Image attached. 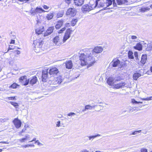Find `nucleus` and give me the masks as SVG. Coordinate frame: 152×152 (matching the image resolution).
<instances>
[{
  "instance_id": "052dcab7",
  "label": "nucleus",
  "mask_w": 152,
  "mask_h": 152,
  "mask_svg": "<svg viewBox=\"0 0 152 152\" xmlns=\"http://www.w3.org/2000/svg\"><path fill=\"white\" fill-rule=\"evenodd\" d=\"M15 43V41L14 40L12 39L10 42V44H14Z\"/></svg>"
},
{
  "instance_id": "ea45409f",
  "label": "nucleus",
  "mask_w": 152,
  "mask_h": 152,
  "mask_svg": "<svg viewBox=\"0 0 152 152\" xmlns=\"http://www.w3.org/2000/svg\"><path fill=\"white\" fill-rule=\"evenodd\" d=\"M35 143H37V145L39 146H43L44 144L40 142L39 140H36L35 142Z\"/></svg>"
},
{
  "instance_id": "c9c22d12",
  "label": "nucleus",
  "mask_w": 152,
  "mask_h": 152,
  "mask_svg": "<svg viewBox=\"0 0 152 152\" xmlns=\"http://www.w3.org/2000/svg\"><path fill=\"white\" fill-rule=\"evenodd\" d=\"M141 132V130H139L138 131H135L132 132L129 135H136L138 133H140Z\"/></svg>"
},
{
  "instance_id": "423d86ee",
  "label": "nucleus",
  "mask_w": 152,
  "mask_h": 152,
  "mask_svg": "<svg viewBox=\"0 0 152 152\" xmlns=\"http://www.w3.org/2000/svg\"><path fill=\"white\" fill-rule=\"evenodd\" d=\"M72 32V31L71 30L70 28L66 30L63 39V43L65 42L66 40L70 37V35Z\"/></svg>"
},
{
  "instance_id": "5701e85b",
  "label": "nucleus",
  "mask_w": 152,
  "mask_h": 152,
  "mask_svg": "<svg viewBox=\"0 0 152 152\" xmlns=\"http://www.w3.org/2000/svg\"><path fill=\"white\" fill-rule=\"evenodd\" d=\"M63 24V21L62 20H61L58 21L55 26L56 28L59 29L61 27Z\"/></svg>"
},
{
  "instance_id": "9b49d317",
  "label": "nucleus",
  "mask_w": 152,
  "mask_h": 152,
  "mask_svg": "<svg viewBox=\"0 0 152 152\" xmlns=\"http://www.w3.org/2000/svg\"><path fill=\"white\" fill-rule=\"evenodd\" d=\"M60 38L58 36L55 37L53 39V42L55 45L60 46L62 43L60 40Z\"/></svg>"
},
{
  "instance_id": "79ce46f5",
  "label": "nucleus",
  "mask_w": 152,
  "mask_h": 152,
  "mask_svg": "<svg viewBox=\"0 0 152 152\" xmlns=\"http://www.w3.org/2000/svg\"><path fill=\"white\" fill-rule=\"evenodd\" d=\"M6 99L9 100H16L15 96L7 97L6 98Z\"/></svg>"
},
{
  "instance_id": "338daca9",
  "label": "nucleus",
  "mask_w": 152,
  "mask_h": 152,
  "mask_svg": "<svg viewBox=\"0 0 152 152\" xmlns=\"http://www.w3.org/2000/svg\"><path fill=\"white\" fill-rule=\"evenodd\" d=\"M20 132L23 133L25 132V131H24V130H23V129L21 131H20Z\"/></svg>"
},
{
  "instance_id": "ddd939ff",
  "label": "nucleus",
  "mask_w": 152,
  "mask_h": 152,
  "mask_svg": "<svg viewBox=\"0 0 152 152\" xmlns=\"http://www.w3.org/2000/svg\"><path fill=\"white\" fill-rule=\"evenodd\" d=\"M13 122L16 128H18L21 126V123L20 120L15 118L13 121Z\"/></svg>"
},
{
  "instance_id": "473e14b6",
  "label": "nucleus",
  "mask_w": 152,
  "mask_h": 152,
  "mask_svg": "<svg viewBox=\"0 0 152 152\" xmlns=\"http://www.w3.org/2000/svg\"><path fill=\"white\" fill-rule=\"evenodd\" d=\"M19 85H18V84L15 83H14L12 85H11L10 87H9L10 88H15L17 87L18 86H19Z\"/></svg>"
},
{
  "instance_id": "aec40b11",
  "label": "nucleus",
  "mask_w": 152,
  "mask_h": 152,
  "mask_svg": "<svg viewBox=\"0 0 152 152\" xmlns=\"http://www.w3.org/2000/svg\"><path fill=\"white\" fill-rule=\"evenodd\" d=\"M116 1L117 3L119 5H127L129 4L127 0H116Z\"/></svg>"
},
{
  "instance_id": "6ab92c4d",
  "label": "nucleus",
  "mask_w": 152,
  "mask_h": 152,
  "mask_svg": "<svg viewBox=\"0 0 152 152\" xmlns=\"http://www.w3.org/2000/svg\"><path fill=\"white\" fill-rule=\"evenodd\" d=\"M120 63V62L118 59H114L111 63V64L113 67H115L119 64Z\"/></svg>"
},
{
  "instance_id": "2eb2a0df",
  "label": "nucleus",
  "mask_w": 152,
  "mask_h": 152,
  "mask_svg": "<svg viewBox=\"0 0 152 152\" xmlns=\"http://www.w3.org/2000/svg\"><path fill=\"white\" fill-rule=\"evenodd\" d=\"M115 80L112 77H109L107 80V83L109 85L111 86H113V84L115 83Z\"/></svg>"
},
{
  "instance_id": "bb28decb",
  "label": "nucleus",
  "mask_w": 152,
  "mask_h": 152,
  "mask_svg": "<svg viewBox=\"0 0 152 152\" xmlns=\"http://www.w3.org/2000/svg\"><path fill=\"white\" fill-rule=\"evenodd\" d=\"M112 4V1L111 0H107L106 3H104L103 5H101V6L102 7H104L105 5L106 6L105 8H106L107 7H108L111 5Z\"/></svg>"
},
{
  "instance_id": "c03bdc74",
  "label": "nucleus",
  "mask_w": 152,
  "mask_h": 152,
  "mask_svg": "<svg viewBox=\"0 0 152 152\" xmlns=\"http://www.w3.org/2000/svg\"><path fill=\"white\" fill-rule=\"evenodd\" d=\"M29 128V126L28 125H25L24 126V128L23 129L25 132L27 130V129Z\"/></svg>"
},
{
  "instance_id": "8fccbe9b",
  "label": "nucleus",
  "mask_w": 152,
  "mask_h": 152,
  "mask_svg": "<svg viewBox=\"0 0 152 152\" xmlns=\"http://www.w3.org/2000/svg\"><path fill=\"white\" fill-rule=\"evenodd\" d=\"M43 8L46 10H48L49 8V7H48L46 5H44L43 6Z\"/></svg>"
},
{
  "instance_id": "39448f33",
  "label": "nucleus",
  "mask_w": 152,
  "mask_h": 152,
  "mask_svg": "<svg viewBox=\"0 0 152 152\" xmlns=\"http://www.w3.org/2000/svg\"><path fill=\"white\" fill-rule=\"evenodd\" d=\"M152 100V96H150L149 97H147L145 98H142L139 101H136L135 99H132L131 100L132 102L134 104H142V102L141 101L142 100Z\"/></svg>"
},
{
  "instance_id": "13d9d810",
  "label": "nucleus",
  "mask_w": 152,
  "mask_h": 152,
  "mask_svg": "<svg viewBox=\"0 0 152 152\" xmlns=\"http://www.w3.org/2000/svg\"><path fill=\"white\" fill-rule=\"evenodd\" d=\"M36 138L34 137V138L33 139V140H31V141H29L28 142H33V141H36Z\"/></svg>"
},
{
  "instance_id": "de8ad7c7",
  "label": "nucleus",
  "mask_w": 152,
  "mask_h": 152,
  "mask_svg": "<svg viewBox=\"0 0 152 152\" xmlns=\"http://www.w3.org/2000/svg\"><path fill=\"white\" fill-rule=\"evenodd\" d=\"M75 115V113L73 112H71L69 113L67 115L68 116H72V115Z\"/></svg>"
},
{
  "instance_id": "58836bf2",
  "label": "nucleus",
  "mask_w": 152,
  "mask_h": 152,
  "mask_svg": "<svg viewBox=\"0 0 152 152\" xmlns=\"http://www.w3.org/2000/svg\"><path fill=\"white\" fill-rule=\"evenodd\" d=\"M150 10V8L148 7H144L141 8V10L142 12H145L146 11L148 10Z\"/></svg>"
},
{
  "instance_id": "49530a36",
  "label": "nucleus",
  "mask_w": 152,
  "mask_h": 152,
  "mask_svg": "<svg viewBox=\"0 0 152 152\" xmlns=\"http://www.w3.org/2000/svg\"><path fill=\"white\" fill-rule=\"evenodd\" d=\"M131 39L133 40L134 41H136V40L137 39V37L135 36H132L131 37Z\"/></svg>"
},
{
  "instance_id": "4468645a",
  "label": "nucleus",
  "mask_w": 152,
  "mask_h": 152,
  "mask_svg": "<svg viewBox=\"0 0 152 152\" xmlns=\"http://www.w3.org/2000/svg\"><path fill=\"white\" fill-rule=\"evenodd\" d=\"M54 29V27H49L45 33L44 36L45 37L50 34L53 31Z\"/></svg>"
},
{
  "instance_id": "7c9ffc66",
  "label": "nucleus",
  "mask_w": 152,
  "mask_h": 152,
  "mask_svg": "<svg viewBox=\"0 0 152 152\" xmlns=\"http://www.w3.org/2000/svg\"><path fill=\"white\" fill-rule=\"evenodd\" d=\"M101 135L100 134H97L94 135L88 136V137L89 138V139L90 140H91L92 139H94L96 137H99Z\"/></svg>"
},
{
  "instance_id": "3c124183",
  "label": "nucleus",
  "mask_w": 152,
  "mask_h": 152,
  "mask_svg": "<svg viewBox=\"0 0 152 152\" xmlns=\"http://www.w3.org/2000/svg\"><path fill=\"white\" fill-rule=\"evenodd\" d=\"M134 56L135 57H136V59L138 58V53H137V52H134Z\"/></svg>"
},
{
  "instance_id": "f704fd0d",
  "label": "nucleus",
  "mask_w": 152,
  "mask_h": 152,
  "mask_svg": "<svg viewBox=\"0 0 152 152\" xmlns=\"http://www.w3.org/2000/svg\"><path fill=\"white\" fill-rule=\"evenodd\" d=\"M131 109L130 108H129L127 107V108H126L125 109H123V110L122 111V112L123 113H124L126 112H127V113H129L131 112Z\"/></svg>"
},
{
  "instance_id": "774afa93",
  "label": "nucleus",
  "mask_w": 152,
  "mask_h": 152,
  "mask_svg": "<svg viewBox=\"0 0 152 152\" xmlns=\"http://www.w3.org/2000/svg\"><path fill=\"white\" fill-rule=\"evenodd\" d=\"M150 71H151V72H152V66L151 67Z\"/></svg>"
},
{
  "instance_id": "c85d7f7f",
  "label": "nucleus",
  "mask_w": 152,
  "mask_h": 152,
  "mask_svg": "<svg viewBox=\"0 0 152 152\" xmlns=\"http://www.w3.org/2000/svg\"><path fill=\"white\" fill-rule=\"evenodd\" d=\"M56 127H59L60 126L64 127H65V125L63 123H61L60 121H58L56 123Z\"/></svg>"
},
{
  "instance_id": "412c9836",
  "label": "nucleus",
  "mask_w": 152,
  "mask_h": 152,
  "mask_svg": "<svg viewBox=\"0 0 152 152\" xmlns=\"http://www.w3.org/2000/svg\"><path fill=\"white\" fill-rule=\"evenodd\" d=\"M147 56L146 54L142 55L140 61L141 63L143 64H144L147 61Z\"/></svg>"
},
{
  "instance_id": "b1692460",
  "label": "nucleus",
  "mask_w": 152,
  "mask_h": 152,
  "mask_svg": "<svg viewBox=\"0 0 152 152\" xmlns=\"http://www.w3.org/2000/svg\"><path fill=\"white\" fill-rule=\"evenodd\" d=\"M142 46L140 43L137 44L136 46L134 47V48L137 50H142Z\"/></svg>"
},
{
  "instance_id": "6e6d98bb",
  "label": "nucleus",
  "mask_w": 152,
  "mask_h": 152,
  "mask_svg": "<svg viewBox=\"0 0 152 152\" xmlns=\"http://www.w3.org/2000/svg\"><path fill=\"white\" fill-rule=\"evenodd\" d=\"M23 134V133H22L20 132H19L18 133V135L20 137H22L23 136V134Z\"/></svg>"
},
{
  "instance_id": "a211bd4d",
  "label": "nucleus",
  "mask_w": 152,
  "mask_h": 152,
  "mask_svg": "<svg viewBox=\"0 0 152 152\" xmlns=\"http://www.w3.org/2000/svg\"><path fill=\"white\" fill-rule=\"evenodd\" d=\"M30 137V135L28 134L25 135V137L20 139L18 140L19 141L21 142H23L29 140V138Z\"/></svg>"
},
{
  "instance_id": "bf43d9fd",
  "label": "nucleus",
  "mask_w": 152,
  "mask_h": 152,
  "mask_svg": "<svg viewBox=\"0 0 152 152\" xmlns=\"http://www.w3.org/2000/svg\"><path fill=\"white\" fill-rule=\"evenodd\" d=\"M100 0H96V5L95 7L97 6L98 4V1H99Z\"/></svg>"
},
{
  "instance_id": "e2e57ef3",
  "label": "nucleus",
  "mask_w": 152,
  "mask_h": 152,
  "mask_svg": "<svg viewBox=\"0 0 152 152\" xmlns=\"http://www.w3.org/2000/svg\"><path fill=\"white\" fill-rule=\"evenodd\" d=\"M16 52H17V54H19L20 53V51L18 50H17L15 51Z\"/></svg>"
},
{
  "instance_id": "0eeeda50",
  "label": "nucleus",
  "mask_w": 152,
  "mask_h": 152,
  "mask_svg": "<svg viewBox=\"0 0 152 152\" xmlns=\"http://www.w3.org/2000/svg\"><path fill=\"white\" fill-rule=\"evenodd\" d=\"M48 69H46L42 70V81L44 82L46 81L48 78Z\"/></svg>"
},
{
  "instance_id": "603ef678",
  "label": "nucleus",
  "mask_w": 152,
  "mask_h": 152,
  "mask_svg": "<svg viewBox=\"0 0 152 152\" xmlns=\"http://www.w3.org/2000/svg\"><path fill=\"white\" fill-rule=\"evenodd\" d=\"M0 143L8 144H9V142H7V141H2V142H0Z\"/></svg>"
},
{
  "instance_id": "72a5a7b5",
  "label": "nucleus",
  "mask_w": 152,
  "mask_h": 152,
  "mask_svg": "<svg viewBox=\"0 0 152 152\" xmlns=\"http://www.w3.org/2000/svg\"><path fill=\"white\" fill-rule=\"evenodd\" d=\"M10 103L15 108H17L18 107L19 105L17 103L12 102H10Z\"/></svg>"
},
{
  "instance_id": "393cba45",
  "label": "nucleus",
  "mask_w": 152,
  "mask_h": 152,
  "mask_svg": "<svg viewBox=\"0 0 152 152\" xmlns=\"http://www.w3.org/2000/svg\"><path fill=\"white\" fill-rule=\"evenodd\" d=\"M55 82H54L55 84H60L62 81V79L61 78V77L59 76L57 77L55 79Z\"/></svg>"
},
{
  "instance_id": "680f3d73",
  "label": "nucleus",
  "mask_w": 152,
  "mask_h": 152,
  "mask_svg": "<svg viewBox=\"0 0 152 152\" xmlns=\"http://www.w3.org/2000/svg\"><path fill=\"white\" fill-rule=\"evenodd\" d=\"M80 152H89L87 150L85 149L81 151H80Z\"/></svg>"
},
{
  "instance_id": "5fc2aeb1",
  "label": "nucleus",
  "mask_w": 152,
  "mask_h": 152,
  "mask_svg": "<svg viewBox=\"0 0 152 152\" xmlns=\"http://www.w3.org/2000/svg\"><path fill=\"white\" fill-rule=\"evenodd\" d=\"M66 3L68 4H69L71 3V0H65Z\"/></svg>"
},
{
  "instance_id": "9d476101",
  "label": "nucleus",
  "mask_w": 152,
  "mask_h": 152,
  "mask_svg": "<svg viewBox=\"0 0 152 152\" xmlns=\"http://www.w3.org/2000/svg\"><path fill=\"white\" fill-rule=\"evenodd\" d=\"M82 10L83 13L89 12L93 9V8L88 5H84L82 7Z\"/></svg>"
},
{
  "instance_id": "f257e3e1",
  "label": "nucleus",
  "mask_w": 152,
  "mask_h": 152,
  "mask_svg": "<svg viewBox=\"0 0 152 152\" xmlns=\"http://www.w3.org/2000/svg\"><path fill=\"white\" fill-rule=\"evenodd\" d=\"M84 50V53L81 54L80 59L81 65H87L88 68L94 65L96 62L94 56L96 54L102 52L103 48L101 46H97L93 50L91 49L86 48Z\"/></svg>"
},
{
  "instance_id": "4c0bfd02",
  "label": "nucleus",
  "mask_w": 152,
  "mask_h": 152,
  "mask_svg": "<svg viewBox=\"0 0 152 152\" xmlns=\"http://www.w3.org/2000/svg\"><path fill=\"white\" fill-rule=\"evenodd\" d=\"M128 57L130 58L133 59L134 58L133 53L131 51H129L128 52Z\"/></svg>"
},
{
  "instance_id": "4d7b16f0",
  "label": "nucleus",
  "mask_w": 152,
  "mask_h": 152,
  "mask_svg": "<svg viewBox=\"0 0 152 152\" xmlns=\"http://www.w3.org/2000/svg\"><path fill=\"white\" fill-rule=\"evenodd\" d=\"M69 26V23H66L65 24V27H68Z\"/></svg>"
},
{
  "instance_id": "cd10ccee",
  "label": "nucleus",
  "mask_w": 152,
  "mask_h": 152,
  "mask_svg": "<svg viewBox=\"0 0 152 152\" xmlns=\"http://www.w3.org/2000/svg\"><path fill=\"white\" fill-rule=\"evenodd\" d=\"M141 76V74L138 73H135L133 75V79L134 80H137V79Z\"/></svg>"
},
{
  "instance_id": "a19ab883",
  "label": "nucleus",
  "mask_w": 152,
  "mask_h": 152,
  "mask_svg": "<svg viewBox=\"0 0 152 152\" xmlns=\"http://www.w3.org/2000/svg\"><path fill=\"white\" fill-rule=\"evenodd\" d=\"M63 15V12H60L58 13L57 15V17L58 18L62 17Z\"/></svg>"
},
{
  "instance_id": "864d4df0",
  "label": "nucleus",
  "mask_w": 152,
  "mask_h": 152,
  "mask_svg": "<svg viewBox=\"0 0 152 152\" xmlns=\"http://www.w3.org/2000/svg\"><path fill=\"white\" fill-rule=\"evenodd\" d=\"M28 146H30V147H34L35 146L34 144H31V143L29 144H28Z\"/></svg>"
},
{
  "instance_id": "a878e982",
  "label": "nucleus",
  "mask_w": 152,
  "mask_h": 152,
  "mask_svg": "<svg viewBox=\"0 0 152 152\" xmlns=\"http://www.w3.org/2000/svg\"><path fill=\"white\" fill-rule=\"evenodd\" d=\"M54 12H52L47 14L46 18L47 20H51L53 18L54 16Z\"/></svg>"
},
{
  "instance_id": "09e8293b",
  "label": "nucleus",
  "mask_w": 152,
  "mask_h": 152,
  "mask_svg": "<svg viewBox=\"0 0 152 152\" xmlns=\"http://www.w3.org/2000/svg\"><path fill=\"white\" fill-rule=\"evenodd\" d=\"M141 152H148L146 148H142L141 150Z\"/></svg>"
},
{
  "instance_id": "69168bd1",
  "label": "nucleus",
  "mask_w": 152,
  "mask_h": 152,
  "mask_svg": "<svg viewBox=\"0 0 152 152\" xmlns=\"http://www.w3.org/2000/svg\"><path fill=\"white\" fill-rule=\"evenodd\" d=\"M113 4L114 6H115L116 5V4L113 1Z\"/></svg>"
},
{
  "instance_id": "20e7f679",
  "label": "nucleus",
  "mask_w": 152,
  "mask_h": 152,
  "mask_svg": "<svg viewBox=\"0 0 152 152\" xmlns=\"http://www.w3.org/2000/svg\"><path fill=\"white\" fill-rule=\"evenodd\" d=\"M37 80V79L36 77L34 76L31 77L28 79H26L25 83L23 85L26 86L29 83L30 84L33 85L35 84Z\"/></svg>"
},
{
  "instance_id": "c756f323",
  "label": "nucleus",
  "mask_w": 152,
  "mask_h": 152,
  "mask_svg": "<svg viewBox=\"0 0 152 152\" xmlns=\"http://www.w3.org/2000/svg\"><path fill=\"white\" fill-rule=\"evenodd\" d=\"M96 106V105L91 106L89 105H87L86 106V109L91 110L92 109L94 108Z\"/></svg>"
},
{
  "instance_id": "dca6fc26",
  "label": "nucleus",
  "mask_w": 152,
  "mask_h": 152,
  "mask_svg": "<svg viewBox=\"0 0 152 152\" xmlns=\"http://www.w3.org/2000/svg\"><path fill=\"white\" fill-rule=\"evenodd\" d=\"M75 4L77 6H82L84 3L85 0H74Z\"/></svg>"
},
{
  "instance_id": "37998d69",
  "label": "nucleus",
  "mask_w": 152,
  "mask_h": 152,
  "mask_svg": "<svg viewBox=\"0 0 152 152\" xmlns=\"http://www.w3.org/2000/svg\"><path fill=\"white\" fill-rule=\"evenodd\" d=\"M66 29V28L65 27L63 28H61L60 30L58 31V33L59 34H61L62 33L63 31L65 30Z\"/></svg>"
},
{
  "instance_id": "f3484780",
  "label": "nucleus",
  "mask_w": 152,
  "mask_h": 152,
  "mask_svg": "<svg viewBox=\"0 0 152 152\" xmlns=\"http://www.w3.org/2000/svg\"><path fill=\"white\" fill-rule=\"evenodd\" d=\"M44 31V27L43 26H41L35 30V32L38 35L41 34Z\"/></svg>"
},
{
  "instance_id": "6e6552de",
  "label": "nucleus",
  "mask_w": 152,
  "mask_h": 152,
  "mask_svg": "<svg viewBox=\"0 0 152 152\" xmlns=\"http://www.w3.org/2000/svg\"><path fill=\"white\" fill-rule=\"evenodd\" d=\"M43 12H47V11H45L42 8L37 7L35 10H31V13L32 14L35 15L37 13H41Z\"/></svg>"
},
{
  "instance_id": "1a4fd4ad",
  "label": "nucleus",
  "mask_w": 152,
  "mask_h": 152,
  "mask_svg": "<svg viewBox=\"0 0 152 152\" xmlns=\"http://www.w3.org/2000/svg\"><path fill=\"white\" fill-rule=\"evenodd\" d=\"M76 13V12L75 9L70 8L66 12V14L67 15L73 16L75 15Z\"/></svg>"
},
{
  "instance_id": "0e129e2a",
  "label": "nucleus",
  "mask_w": 152,
  "mask_h": 152,
  "mask_svg": "<svg viewBox=\"0 0 152 152\" xmlns=\"http://www.w3.org/2000/svg\"><path fill=\"white\" fill-rule=\"evenodd\" d=\"M22 147H23L25 148H26L27 147H28V144L26 145L22 146Z\"/></svg>"
},
{
  "instance_id": "a18cd8bd",
  "label": "nucleus",
  "mask_w": 152,
  "mask_h": 152,
  "mask_svg": "<svg viewBox=\"0 0 152 152\" xmlns=\"http://www.w3.org/2000/svg\"><path fill=\"white\" fill-rule=\"evenodd\" d=\"M26 76H22L20 78L19 80L20 81H23L24 80L26 79H27L26 78Z\"/></svg>"
},
{
  "instance_id": "e433bc0d",
  "label": "nucleus",
  "mask_w": 152,
  "mask_h": 152,
  "mask_svg": "<svg viewBox=\"0 0 152 152\" xmlns=\"http://www.w3.org/2000/svg\"><path fill=\"white\" fill-rule=\"evenodd\" d=\"M16 48H17V47L13 45H10L7 52H8L9 50H11L16 49Z\"/></svg>"
},
{
  "instance_id": "f03ea898",
  "label": "nucleus",
  "mask_w": 152,
  "mask_h": 152,
  "mask_svg": "<svg viewBox=\"0 0 152 152\" xmlns=\"http://www.w3.org/2000/svg\"><path fill=\"white\" fill-rule=\"evenodd\" d=\"M43 44V41L41 39H37L34 41L33 45L34 47V50L37 53H39L41 50L42 48Z\"/></svg>"
},
{
  "instance_id": "7ed1b4c3",
  "label": "nucleus",
  "mask_w": 152,
  "mask_h": 152,
  "mask_svg": "<svg viewBox=\"0 0 152 152\" xmlns=\"http://www.w3.org/2000/svg\"><path fill=\"white\" fill-rule=\"evenodd\" d=\"M118 80L116 79L115 80L114 84L113 85V88L116 89L122 88L123 87H128V86L126 85V83L124 81H120L118 82Z\"/></svg>"
},
{
  "instance_id": "f8f14e48",
  "label": "nucleus",
  "mask_w": 152,
  "mask_h": 152,
  "mask_svg": "<svg viewBox=\"0 0 152 152\" xmlns=\"http://www.w3.org/2000/svg\"><path fill=\"white\" fill-rule=\"evenodd\" d=\"M58 72V69L56 67H53L49 70V73L50 75L56 74Z\"/></svg>"
},
{
  "instance_id": "2f4dec72",
  "label": "nucleus",
  "mask_w": 152,
  "mask_h": 152,
  "mask_svg": "<svg viewBox=\"0 0 152 152\" xmlns=\"http://www.w3.org/2000/svg\"><path fill=\"white\" fill-rule=\"evenodd\" d=\"M78 21V20L77 18L73 19L71 21L72 26H75Z\"/></svg>"
},
{
  "instance_id": "4be33fe9",
  "label": "nucleus",
  "mask_w": 152,
  "mask_h": 152,
  "mask_svg": "<svg viewBox=\"0 0 152 152\" xmlns=\"http://www.w3.org/2000/svg\"><path fill=\"white\" fill-rule=\"evenodd\" d=\"M65 64L66 68L68 69H71L72 68V64L71 61L69 60L67 61L65 63Z\"/></svg>"
}]
</instances>
